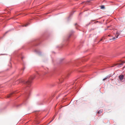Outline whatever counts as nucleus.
I'll list each match as a JSON object with an SVG mask.
<instances>
[{
    "label": "nucleus",
    "mask_w": 125,
    "mask_h": 125,
    "mask_svg": "<svg viewBox=\"0 0 125 125\" xmlns=\"http://www.w3.org/2000/svg\"><path fill=\"white\" fill-rule=\"evenodd\" d=\"M44 73L42 74L38 72H36V74H34L33 75L31 76L30 77L29 79L28 80L25 81L22 79H20L16 82V83L17 84H19L20 83H23L26 87V90H28L27 92H26L25 94V99L24 101L23 104H25V102L26 99L28 98V96L30 94V89L29 88L31 86V84L32 82V80H33L36 77H38L40 76H42L46 73Z\"/></svg>",
    "instance_id": "f257e3e1"
},
{
    "label": "nucleus",
    "mask_w": 125,
    "mask_h": 125,
    "mask_svg": "<svg viewBox=\"0 0 125 125\" xmlns=\"http://www.w3.org/2000/svg\"><path fill=\"white\" fill-rule=\"evenodd\" d=\"M119 34L118 33V32H116V34L115 35V37H114L113 38V39L115 40V39L116 38H117L118 36L119 35Z\"/></svg>",
    "instance_id": "f03ea898"
},
{
    "label": "nucleus",
    "mask_w": 125,
    "mask_h": 125,
    "mask_svg": "<svg viewBox=\"0 0 125 125\" xmlns=\"http://www.w3.org/2000/svg\"><path fill=\"white\" fill-rule=\"evenodd\" d=\"M111 76V75L110 74L108 75H107L103 79V80L104 81V80H106L108 78H109Z\"/></svg>",
    "instance_id": "7ed1b4c3"
},
{
    "label": "nucleus",
    "mask_w": 125,
    "mask_h": 125,
    "mask_svg": "<svg viewBox=\"0 0 125 125\" xmlns=\"http://www.w3.org/2000/svg\"><path fill=\"white\" fill-rule=\"evenodd\" d=\"M123 77L124 75L123 74L120 75L119 76V79L120 81H122L123 80Z\"/></svg>",
    "instance_id": "20e7f679"
},
{
    "label": "nucleus",
    "mask_w": 125,
    "mask_h": 125,
    "mask_svg": "<svg viewBox=\"0 0 125 125\" xmlns=\"http://www.w3.org/2000/svg\"><path fill=\"white\" fill-rule=\"evenodd\" d=\"M103 111V110H99V111L98 112V114H99V113H102V112Z\"/></svg>",
    "instance_id": "39448f33"
},
{
    "label": "nucleus",
    "mask_w": 125,
    "mask_h": 125,
    "mask_svg": "<svg viewBox=\"0 0 125 125\" xmlns=\"http://www.w3.org/2000/svg\"><path fill=\"white\" fill-rule=\"evenodd\" d=\"M55 115L52 117V120L51 121L50 123L54 119V118L55 117V115Z\"/></svg>",
    "instance_id": "423d86ee"
},
{
    "label": "nucleus",
    "mask_w": 125,
    "mask_h": 125,
    "mask_svg": "<svg viewBox=\"0 0 125 125\" xmlns=\"http://www.w3.org/2000/svg\"><path fill=\"white\" fill-rule=\"evenodd\" d=\"M105 8L104 6V5H102L101 6V9H104Z\"/></svg>",
    "instance_id": "0eeeda50"
},
{
    "label": "nucleus",
    "mask_w": 125,
    "mask_h": 125,
    "mask_svg": "<svg viewBox=\"0 0 125 125\" xmlns=\"http://www.w3.org/2000/svg\"><path fill=\"white\" fill-rule=\"evenodd\" d=\"M124 63V62H123V63H121V64H119V65L118 66H119V67H121V65H123V63Z\"/></svg>",
    "instance_id": "6e6552de"
},
{
    "label": "nucleus",
    "mask_w": 125,
    "mask_h": 125,
    "mask_svg": "<svg viewBox=\"0 0 125 125\" xmlns=\"http://www.w3.org/2000/svg\"><path fill=\"white\" fill-rule=\"evenodd\" d=\"M12 94H10L8 96H7V98H9L11 96V95H12Z\"/></svg>",
    "instance_id": "1a4fd4ad"
},
{
    "label": "nucleus",
    "mask_w": 125,
    "mask_h": 125,
    "mask_svg": "<svg viewBox=\"0 0 125 125\" xmlns=\"http://www.w3.org/2000/svg\"><path fill=\"white\" fill-rule=\"evenodd\" d=\"M29 24V23L27 24H26V25H23L22 26H23V27H24V26L26 27V26H27Z\"/></svg>",
    "instance_id": "9d476101"
},
{
    "label": "nucleus",
    "mask_w": 125,
    "mask_h": 125,
    "mask_svg": "<svg viewBox=\"0 0 125 125\" xmlns=\"http://www.w3.org/2000/svg\"><path fill=\"white\" fill-rule=\"evenodd\" d=\"M25 68L24 67L22 69V70L23 71L24 70Z\"/></svg>",
    "instance_id": "9b49d317"
},
{
    "label": "nucleus",
    "mask_w": 125,
    "mask_h": 125,
    "mask_svg": "<svg viewBox=\"0 0 125 125\" xmlns=\"http://www.w3.org/2000/svg\"><path fill=\"white\" fill-rule=\"evenodd\" d=\"M71 34H70L69 36V37H70L71 36Z\"/></svg>",
    "instance_id": "f8f14e48"
},
{
    "label": "nucleus",
    "mask_w": 125,
    "mask_h": 125,
    "mask_svg": "<svg viewBox=\"0 0 125 125\" xmlns=\"http://www.w3.org/2000/svg\"><path fill=\"white\" fill-rule=\"evenodd\" d=\"M8 32V31L6 32V33H7Z\"/></svg>",
    "instance_id": "ddd939ff"
},
{
    "label": "nucleus",
    "mask_w": 125,
    "mask_h": 125,
    "mask_svg": "<svg viewBox=\"0 0 125 125\" xmlns=\"http://www.w3.org/2000/svg\"><path fill=\"white\" fill-rule=\"evenodd\" d=\"M102 39H101L100 40V41H102Z\"/></svg>",
    "instance_id": "4468645a"
},
{
    "label": "nucleus",
    "mask_w": 125,
    "mask_h": 125,
    "mask_svg": "<svg viewBox=\"0 0 125 125\" xmlns=\"http://www.w3.org/2000/svg\"><path fill=\"white\" fill-rule=\"evenodd\" d=\"M1 54V55H2V54ZM3 55V54H2V55Z\"/></svg>",
    "instance_id": "2eb2a0df"
},
{
    "label": "nucleus",
    "mask_w": 125,
    "mask_h": 125,
    "mask_svg": "<svg viewBox=\"0 0 125 125\" xmlns=\"http://www.w3.org/2000/svg\"><path fill=\"white\" fill-rule=\"evenodd\" d=\"M76 24H77L76 23L75 25H76Z\"/></svg>",
    "instance_id": "dca6fc26"
}]
</instances>
